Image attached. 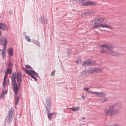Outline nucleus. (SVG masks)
Here are the masks:
<instances>
[{
  "label": "nucleus",
  "mask_w": 126,
  "mask_h": 126,
  "mask_svg": "<svg viewBox=\"0 0 126 126\" xmlns=\"http://www.w3.org/2000/svg\"><path fill=\"white\" fill-rule=\"evenodd\" d=\"M11 78L13 91L15 94L17 95L22 81V75L20 72H18L16 75L14 72Z\"/></svg>",
  "instance_id": "1"
},
{
  "label": "nucleus",
  "mask_w": 126,
  "mask_h": 126,
  "mask_svg": "<svg viewBox=\"0 0 126 126\" xmlns=\"http://www.w3.org/2000/svg\"><path fill=\"white\" fill-rule=\"evenodd\" d=\"M99 51L102 53H107L112 56L117 55L113 50L112 45L109 44L102 45L100 46Z\"/></svg>",
  "instance_id": "2"
},
{
  "label": "nucleus",
  "mask_w": 126,
  "mask_h": 126,
  "mask_svg": "<svg viewBox=\"0 0 126 126\" xmlns=\"http://www.w3.org/2000/svg\"><path fill=\"white\" fill-rule=\"evenodd\" d=\"M51 99L48 98L47 99L45 105V107L47 111V114H49V111L51 110Z\"/></svg>",
  "instance_id": "3"
},
{
  "label": "nucleus",
  "mask_w": 126,
  "mask_h": 126,
  "mask_svg": "<svg viewBox=\"0 0 126 126\" xmlns=\"http://www.w3.org/2000/svg\"><path fill=\"white\" fill-rule=\"evenodd\" d=\"M77 2H82L83 3V5L84 6H86L87 5H95V3L93 2L92 1H87V2L84 3V2L82 1H85L87 0H75Z\"/></svg>",
  "instance_id": "4"
},
{
  "label": "nucleus",
  "mask_w": 126,
  "mask_h": 126,
  "mask_svg": "<svg viewBox=\"0 0 126 126\" xmlns=\"http://www.w3.org/2000/svg\"><path fill=\"white\" fill-rule=\"evenodd\" d=\"M8 41L7 39L4 37H2L0 38V44L4 46L7 45Z\"/></svg>",
  "instance_id": "5"
},
{
  "label": "nucleus",
  "mask_w": 126,
  "mask_h": 126,
  "mask_svg": "<svg viewBox=\"0 0 126 126\" xmlns=\"http://www.w3.org/2000/svg\"><path fill=\"white\" fill-rule=\"evenodd\" d=\"M113 109V106L110 107L108 110L105 111L104 113L105 114L106 116L114 114Z\"/></svg>",
  "instance_id": "6"
},
{
  "label": "nucleus",
  "mask_w": 126,
  "mask_h": 126,
  "mask_svg": "<svg viewBox=\"0 0 126 126\" xmlns=\"http://www.w3.org/2000/svg\"><path fill=\"white\" fill-rule=\"evenodd\" d=\"M13 120V118L11 116L7 115L6 119L5 120L4 123L8 125L10 124Z\"/></svg>",
  "instance_id": "7"
},
{
  "label": "nucleus",
  "mask_w": 126,
  "mask_h": 126,
  "mask_svg": "<svg viewBox=\"0 0 126 126\" xmlns=\"http://www.w3.org/2000/svg\"><path fill=\"white\" fill-rule=\"evenodd\" d=\"M95 64V62H91L90 61L87 60L83 62V64L86 65H90L93 66Z\"/></svg>",
  "instance_id": "8"
},
{
  "label": "nucleus",
  "mask_w": 126,
  "mask_h": 126,
  "mask_svg": "<svg viewBox=\"0 0 126 126\" xmlns=\"http://www.w3.org/2000/svg\"><path fill=\"white\" fill-rule=\"evenodd\" d=\"M91 93H93L96 94L97 96L98 97H103L105 96V95L104 93L102 92H91Z\"/></svg>",
  "instance_id": "9"
},
{
  "label": "nucleus",
  "mask_w": 126,
  "mask_h": 126,
  "mask_svg": "<svg viewBox=\"0 0 126 126\" xmlns=\"http://www.w3.org/2000/svg\"><path fill=\"white\" fill-rule=\"evenodd\" d=\"M8 28L7 25L4 23H1L0 24V29L5 31L8 30Z\"/></svg>",
  "instance_id": "10"
},
{
  "label": "nucleus",
  "mask_w": 126,
  "mask_h": 126,
  "mask_svg": "<svg viewBox=\"0 0 126 126\" xmlns=\"http://www.w3.org/2000/svg\"><path fill=\"white\" fill-rule=\"evenodd\" d=\"M13 48H9L8 49V53L9 55L13 56Z\"/></svg>",
  "instance_id": "11"
},
{
  "label": "nucleus",
  "mask_w": 126,
  "mask_h": 126,
  "mask_svg": "<svg viewBox=\"0 0 126 126\" xmlns=\"http://www.w3.org/2000/svg\"><path fill=\"white\" fill-rule=\"evenodd\" d=\"M14 111L13 110L11 109L9 111L8 116L12 117L14 115Z\"/></svg>",
  "instance_id": "12"
},
{
  "label": "nucleus",
  "mask_w": 126,
  "mask_h": 126,
  "mask_svg": "<svg viewBox=\"0 0 126 126\" xmlns=\"http://www.w3.org/2000/svg\"><path fill=\"white\" fill-rule=\"evenodd\" d=\"M8 77V74L7 73H5V75L4 76V79H3V83H2V86L4 87L5 85V82L6 81V79Z\"/></svg>",
  "instance_id": "13"
},
{
  "label": "nucleus",
  "mask_w": 126,
  "mask_h": 126,
  "mask_svg": "<svg viewBox=\"0 0 126 126\" xmlns=\"http://www.w3.org/2000/svg\"><path fill=\"white\" fill-rule=\"evenodd\" d=\"M103 22H104L103 19L101 18L100 19H96L95 23V24H99L100 23H102Z\"/></svg>",
  "instance_id": "14"
},
{
  "label": "nucleus",
  "mask_w": 126,
  "mask_h": 126,
  "mask_svg": "<svg viewBox=\"0 0 126 126\" xmlns=\"http://www.w3.org/2000/svg\"><path fill=\"white\" fill-rule=\"evenodd\" d=\"M19 99V96H17L14 99L15 102V105H17L18 103Z\"/></svg>",
  "instance_id": "15"
},
{
  "label": "nucleus",
  "mask_w": 126,
  "mask_h": 126,
  "mask_svg": "<svg viewBox=\"0 0 126 126\" xmlns=\"http://www.w3.org/2000/svg\"><path fill=\"white\" fill-rule=\"evenodd\" d=\"M94 71V68H90L88 71V73L90 74L93 73Z\"/></svg>",
  "instance_id": "16"
},
{
  "label": "nucleus",
  "mask_w": 126,
  "mask_h": 126,
  "mask_svg": "<svg viewBox=\"0 0 126 126\" xmlns=\"http://www.w3.org/2000/svg\"><path fill=\"white\" fill-rule=\"evenodd\" d=\"M94 71L98 73L101 71L102 70V69L99 68H94Z\"/></svg>",
  "instance_id": "17"
},
{
  "label": "nucleus",
  "mask_w": 126,
  "mask_h": 126,
  "mask_svg": "<svg viewBox=\"0 0 126 126\" xmlns=\"http://www.w3.org/2000/svg\"><path fill=\"white\" fill-rule=\"evenodd\" d=\"M12 72V70L11 68H8L5 73H7L10 74Z\"/></svg>",
  "instance_id": "18"
},
{
  "label": "nucleus",
  "mask_w": 126,
  "mask_h": 126,
  "mask_svg": "<svg viewBox=\"0 0 126 126\" xmlns=\"http://www.w3.org/2000/svg\"><path fill=\"white\" fill-rule=\"evenodd\" d=\"M33 42L34 44L38 46V47H40V43L38 41L34 40L33 41Z\"/></svg>",
  "instance_id": "19"
},
{
  "label": "nucleus",
  "mask_w": 126,
  "mask_h": 126,
  "mask_svg": "<svg viewBox=\"0 0 126 126\" xmlns=\"http://www.w3.org/2000/svg\"><path fill=\"white\" fill-rule=\"evenodd\" d=\"M22 70L26 72L28 75H29L31 73L30 72L28 71V70L26 69L25 68L22 67Z\"/></svg>",
  "instance_id": "20"
},
{
  "label": "nucleus",
  "mask_w": 126,
  "mask_h": 126,
  "mask_svg": "<svg viewBox=\"0 0 126 126\" xmlns=\"http://www.w3.org/2000/svg\"><path fill=\"white\" fill-rule=\"evenodd\" d=\"M78 107H74L69 109L72 110L74 111H75L79 110Z\"/></svg>",
  "instance_id": "21"
},
{
  "label": "nucleus",
  "mask_w": 126,
  "mask_h": 126,
  "mask_svg": "<svg viewBox=\"0 0 126 126\" xmlns=\"http://www.w3.org/2000/svg\"><path fill=\"white\" fill-rule=\"evenodd\" d=\"M82 15L84 16H87L89 15L90 14V13L89 12H84L82 13Z\"/></svg>",
  "instance_id": "22"
},
{
  "label": "nucleus",
  "mask_w": 126,
  "mask_h": 126,
  "mask_svg": "<svg viewBox=\"0 0 126 126\" xmlns=\"http://www.w3.org/2000/svg\"><path fill=\"white\" fill-rule=\"evenodd\" d=\"M29 75H30L32 78L34 79L35 80V81H37V79L35 77L32 75V74L31 73Z\"/></svg>",
  "instance_id": "23"
},
{
  "label": "nucleus",
  "mask_w": 126,
  "mask_h": 126,
  "mask_svg": "<svg viewBox=\"0 0 126 126\" xmlns=\"http://www.w3.org/2000/svg\"><path fill=\"white\" fill-rule=\"evenodd\" d=\"M30 71L31 72L33 73L34 75H36L37 77H38L39 76L34 71V70H30Z\"/></svg>",
  "instance_id": "24"
},
{
  "label": "nucleus",
  "mask_w": 126,
  "mask_h": 126,
  "mask_svg": "<svg viewBox=\"0 0 126 126\" xmlns=\"http://www.w3.org/2000/svg\"><path fill=\"white\" fill-rule=\"evenodd\" d=\"M25 39H26L28 41L31 42V39L28 36H26L25 37Z\"/></svg>",
  "instance_id": "25"
},
{
  "label": "nucleus",
  "mask_w": 126,
  "mask_h": 126,
  "mask_svg": "<svg viewBox=\"0 0 126 126\" xmlns=\"http://www.w3.org/2000/svg\"><path fill=\"white\" fill-rule=\"evenodd\" d=\"M7 93V92L6 90H3L2 93L1 95H2L3 96V98L4 97V95L6 94Z\"/></svg>",
  "instance_id": "26"
},
{
  "label": "nucleus",
  "mask_w": 126,
  "mask_h": 126,
  "mask_svg": "<svg viewBox=\"0 0 126 126\" xmlns=\"http://www.w3.org/2000/svg\"><path fill=\"white\" fill-rule=\"evenodd\" d=\"M85 74V70L83 71L81 73V76L82 77H83L84 76Z\"/></svg>",
  "instance_id": "27"
},
{
  "label": "nucleus",
  "mask_w": 126,
  "mask_h": 126,
  "mask_svg": "<svg viewBox=\"0 0 126 126\" xmlns=\"http://www.w3.org/2000/svg\"><path fill=\"white\" fill-rule=\"evenodd\" d=\"M2 54L3 58L4 59H5L6 58V52H2Z\"/></svg>",
  "instance_id": "28"
},
{
  "label": "nucleus",
  "mask_w": 126,
  "mask_h": 126,
  "mask_svg": "<svg viewBox=\"0 0 126 126\" xmlns=\"http://www.w3.org/2000/svg\"><path fill=\"white\" fill-rule=\"evenodd\" d=\"M54 113H51L49 114L48 115V117L49 119L51 118L52 116V115H53Z\"/></svg>",
  "instance_id": "29"
},
{
  "label": "nucleus",
  "mask_w": 126,
  "mask_h": 126,
  "mask_svg": "<svg viewBox=\"0 0 126 126\" xmlns=\"http://www.w3.org/2000/svg\"><path fill=\"white\" fill-rule=\"evenodd\" d=\"M107 25L106 24H101L99 26L100 27H102L104 28H106Z\"/></svg>",
  "instance_id": "30"
},
{
  "label": "nucleus",
  "mask_w": 126,
  "mask_h": 126,
  "mask_svg": "<svg viewBox=\"0 0 126 126\" xmlns=\"http://www.w3.org/2000/svg\"><path fill=\"white\" fill-rule=\"evenodd\" d=\"M106 28H108L111 30H112L113 28L110 25H107Z\"/></svg>",
  "instance_id": "31"
},
{
  "label": "nucleus",
  "mask_w": 126,
  "mask_h": 126,
  "mask_svg": "<svg viewBox=\"0 0 126 126\" xmlns=\"http://www.w3.org/2000/svg\"><path fill=\"white\" fill-rule=\"evenodd\" d=\"M84 90H85L87 92H88L89 93H91V92H93V91H89V88H86L84 89Z\"/></svg>",
  "instance_id": "32"
},
{
  "label": "nucleus",
  "mask_w": 126,
  "mask_h": 126,
  "mask_svg": "<svg viewBox=\"0 0 126 126\" xmlns=\"http://www.w3.org/2000/svg\"><path fill=\"white\" fill-rule=\"evenodd\" d=\"M7 48L6 46H4L3 48V50L2 51V52H5L6 51V49Z\"/></svg>",
  "instance_id": "33"
},
{
  "label": "nucleus",
  "mask_w": 126,
  "mask_h": 126,
  "mask_svg": "<svg viewBox=\"0 0 126 126\" xmlns=\"http://www.w3.org/2000/svg\"><path fill=\"white\" fill-rule=\"evenodd\" d=\"M8 65L9 67H11L13 66V64L11 62H10L8 63Z\"/></svg>",
  "instance_id": "34"
},
{
  "label": "nucleus",
  "mask_w": 126,
  "mask_h": 126,
  "mask_svg": "<svg viewBox=\"0 0 126 126\" xmlns=\"http://www.w3.org/2000/svg\"><path fill=\"white\" fill-rule=\"evenodd\" d=\"M98 24H95V25H94L93 27L94 28H96L98 27L99 26V25Z\"/></svg>",
  "instance_id": "35"
},
{
  "label": "nucleus",
  "mask_w": 126,
  "mask_h": 126,
  "mask_svg": "<svg viewBox=\"0 0 126 126\" xmlns=\"http://www.w3.org/2000/svg\"><path fill=\"white\" fill-rule=\"evenodd\" d=\"M55 70H54L53 71H52L51 74V76H52V75L54 76L55 73Z\"/></svg>",
  "instance_id": "36"
},
{
  "label": "nucleus",
  "mask_w": 126,
  "mask_h": 126,
  "mask_svg": "<svg viewBox=\"0 0 126 126\" xmlns=\"http://www.w3.org/2000/svg\"><path fill=\"white\" fill-rule=\"evenodd\" d=\"M26 67L28 68H31L32 69H33L31 67V66L30 65H26Z\"/></svg>",
  "instance_id": "37"
},
{
  "label": "nucleus",
  "mask_w": 126,
  "mask_h": 126,
  "mask_svg": "<svg viewBox=\"0 0 126 126\" xmlns=\"http://www.w3.org/2000/svg\"><path fill=\"white\" fill-rule=\"evenodd\" d=\"M47 21L46 19H44V24H47Z\"/></svg>",
  "instance_id": "38"
},
{
  "label": "nucleus",
  "mask_w": 126,
  "mask_h": 126,
  "mask_svg": "<svg viewBox=\"0 0 126 126\" xmlns=\"http://www.w3.org/2000/svg\"><path fill=\"white\" fill-rule=\"evenodd\" d=\"M13 13V11L12 10H10L9 11V13L10 15H11Z\"/></svg>",
  "instance_id": "39"
},
{
  "label": "nucleus",
  "mask_w": 126,
  "mask_h": 126,
  "mask_svg": "<svg viewBox=\"0 0 126 126\" xmlns=\"http://www.w3.org/2000/svg\"><path fill=\"white\" fill-rule=\"evenodd\" d=\"M104 100V101H102L101 100V101L102 102H104L106 101L107 99L106 98H105L104 99H103Z\"/></svg>",
  "instance_id": "40"
},
{
  "label": "nucleus",
  "mask_w": 126,
  "mask_h": 126,
  "mask_svg": "<svg viewBox=\"0 0 126 126\" xmlns=\"http://www.w3.org/2000/svg\"><path fill=\"white\" fill-rule=\"evenodd\" d=\"M104 100V101H102L101 100V101L102 102H104L106 101L107 99L106 98H105L104 99H103Z\"/></svg>",
  "instance_id": "41"
},
{
  "label": "nucleus",
  "mask_w": 126,
  "mask_h": 126,
  "mask_svg": "<svg viewBox=\"0 0 126 126\" xmlns=\"http://www.w3.org/2000/svg\"><path fill=\"white\" fill-rule=\"evenodd\" d=\"M3 98V96L2 95L0 94V99H2Z\"/></svg>",
  "instance_id": "42"
},
{
  "label": "nucleus",
  "mask_w": 126,
  "mask_h": 126,
  "mask_svg": "<svg viewBox=\"0 0 126 126\" xmlns=\"http://www.w3.org/2000/svg\"><path fill=\"white\" fill-rule=\"evenodd\" d=\"M82 98L84 100L85 99V98L84 96H82Z\"/></svg>",
  "instance_id": "43"
},
{
  "label": "nucleus",
  "mask_w": 126,
  "mask_h": 126,
  "mask_svg": "<svg viewBox=\"0 0 126 126\" xmlns=\"http://www.w3.org/2000/svg\"><path fill=\"white\" fill-rule=\"evenodd\" d=\"M39 21L40 22H41L42 23H43V21L42 20H41V19L39 20Z\"/></svg>",
  "instance_id": "44"
},
{
  "label": "nucleus",
  "mask_w": 126,
  "mask_h": 126,
  "mask_svg": "<svg viewBox=\"0 0 126 126\" xmlns=\"http://www.w3.org/2000/svg\"><path fill=\"white\" fill-rule=\"evenodd\" d=\"M85 119V118L84 117H82L81 118V119L83 120L84 119Z\"/></svg>",
  "instance_id": "45"
},
{
  "label": "nucleus",
  "mask_w": 126,
  "mask_h": 126,
  "mask_svg": "<svg viewBox=\"0 0 126 126\" xmlns=\"http://www.w3.org/2000/svg\"><path fill=\"white\" fill-rule=\"evenodd\" d=\"M1 51H2V50L1 49H0V52Z\"/></svg>",
  "instance_id": "46"
},
{
  "label": "nucleus",
  "mask_w": 126,
  "mask_h": 126,
  "mask_svg": "<svg viewBox=\"0 0 126 126\" xmlns=\"http://www.w3.org/2000/svg\"><path fill=\"white\" fill-rule=\"evenodd\" d=\"M78 61L77 60V61H76V62L77 63H78Z\"/></svg>",
  "instance_id": "47"
},
{
  "label": "nucleus",
  "mask_w": 126,
  "mask_h": 126,
  "mask_svg": "<svg viewBox=\"0 0 126 126\" xmlns=\"http://www.w3.org/2000/svg\"><path fill=\"white\" fill-rule=\"evenodd\" d=\"M0 33H1V31H0Z\"/></svg>",
  "instance_id": "48"
},
{
  "label": "nucleus",
  "mask_w": 126,
  "mask_h": 126,
  "mask_svg": "<svg viewBox=\"0 0 126 126\" xmlns=\"http://www.w3.org/2000/svg\"><path fill=\"white\" fill-rule=\"evenodd\" d=\"M56 9H57V8H56Z\"/></svg>",
  "instance_id": "49"
}]
</instances>
